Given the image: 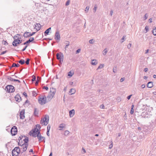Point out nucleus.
I'll return each mask as SVG.
<instances>
[{"instance_id": "423d86ee", "label": "nucleus", "mask_w": 156, "mask_h": 156, "mask_svg": "<svg viewBox=\"0 0 156 156\" xmlns=\"http://www.w3.org/2000/svg\"><path fill=\"white\" fill-rule=\"evenodd\" d=\"M17 132V130L16 127L15 126H13L11 129V133L12 136H15Z\"/></svg>"}, {"instance_id": "774afa93", "label": "nucleus", "mask_w": 156, "mask_h": 156, "mask_svg": "<svg viewBox=\"0 0 156 156\" xmlns=\"http://www.w3.org/2000/svg\"><path fill=\"white\" fill-rule=\"evenodd\" d=\"M39 81L38 80H37L36 81V82H35V85H38V82H39Z\"/></svg>"}, {"instance_id": "338daca9", "label": "nucleus", "mask_w": 156, "mask_h": 156, "mask_svg": "<svg viewBox=\"0 0 156 156\" xmlns=\"http://www.w3.org/2000/svg\"><path fill=\"white\" fill-rule=\"evenodd\" d=\"M100 108H104V106L103 105H101L100 106Z\"/></svg>"}, {"instance_id": "864d4df0", "label": "nucleus", "mask_w": 156, "mask_h": 156, "mask_svg": "<svg viewBox=\"0 0 156 156\" xmlns=\"http://www.w3.org/2000/svg\"><path fill=\"white\" fill-rule=\"evenodd\" d=\"M81 49H78L76 51V53H78L80 52V51Z\"/></svg>"}, {"instance_id": "0e129e2a", "label": "nucleus", "mask_w": 156, "mask_h": 156, "mask_svg": "<svg viewBox=\"0 0 156 156\" xmlns=\"http://www.w3.org/2000/svg\"><path fill=\"white\" fill-rule=\"evenodd\" d=\"M132 95H129V96H128L127 97V99L128 100H129L130 99V98H131Z\"/></svg>"}, {"instance_id": "bf43d9fd", "label": "nucleus", "mask_w": 156, "mask_h": 156, "mask_svg": "<svg viewBox=\"0 0 156 156\" xmlns=\"http://www.w3.org/2000/svg\"><path fill=\"white\" fill-rule=\"evenodd\" d=\"M23 94L25 97H27V93L25 92H24L23 93Z\"/></svg>"}, {"instance_id": "3c124183", "label": "nucleus", "mask_w": 156, "mask_h": 156, "mask_svg": "<svg viewBox=\"0 0 156 156\" xmlns=\"http://www.w3.org/2000/svg\"><path fill=\"white\" fill-rule=\"evenodd\" d=\"M50 129V126L49 125H48L47 126V131H49Z\"/></svg>"}, {"instance_id": "603ef678", "label": "nucleus", "mask_w": 156, "mask_h": 156, "mask_svg": "<svg viewBox=\"0 0 156 156\" xmlns=\"http://www.w3.org/2000/svg\"><path fill=\"white\" fill-rule=\"evenodd\" d=\"M43 89H45L46 90H47L48 89V87H47L44 86L43 87Z\"/></svg>"}, {"instance_id": "5701e85b", "label": "nucleus", "mask_w": 156, "mask_h": 156, "mask_svg": "<svg viewBox=\"0 0 156 156\" xmlns=\"http://www.w3.org/2000/svg\"><path fill=\"white\" fill-rule=\"evenodd\" d=\"M55 90L54 91H52V90H51L50 91V92L49 93V94H50L51 96H52V97H53L55 95Z\"/></svg>"}, {"instance_id": "a878e982", "label": "nucleus", "mask_w": 156, "mask_h": 156, "mask_svg": "<svg viewBox=\"0 0 156 156\" xmlns=\"http://www.w3.org/2000/svg\"><path fill=\"white\" fill-rule=\"evenodd\" d=\"M133 107H134V105H132L131 106V110H130V113L131 115L133 114V112H134L133 109Z\"/></svg>"}, {"instance_id": "4be33fe9", "label": "nucleus", "mask_w": 156, "mask_h": 156, "mask_svg": "<svg viewBox=\"0 0 156 156\" xmlns=\"http://www.w3.org/2000/svg\"><path fill=\"white\" fill-rule=\"evenodd\" d=\"M97 63L98 62L95 59H94L92 60V62H91V64H92V65H95L97 64Z\"/></svg>"}, {"instance_id": "ddd939ff", "label": "nucleus", "mask_w": 156, "mask_h": 156, "mask_svg": "<svg viewBox=\"0 0 156 156\" xmlns=\"http://www.w3.org/2000/svg\"><path fill=\"white\" fill-rule=\"evenodd\" d=\"M34 40V37H31L29 40L27 41L26 42L24 43L23 44H22V45H26L27 44H29L30 42L33 41Z\"/></svg>"}, {"instance_id": "1a4fd4ad", "label": "nucleus", "mask_w": 156, "mask_h": 156, "mask_svg": "<svg viewBox=\"0 0 156 156\" xmlns=\"http://www.w3.org/2000/svg\"><path fill=\"white\" fill-rule=\"evenodd\" d=\"M18 144L19 145L21 146L22 147L23 152L25 151H26L28 146V144H23L22 145H21V144H20V143H19Z\"/></svg>"}, {"instance_id": "052dcab7", "label": "nucleus", "mask_w": 156, "mask_h": 156, "mask_svg": "<svg viewBox=\"0 0 156 156\" xmlns=\"http://www.w3.org/2000/svg\"><path fill=\"white\" fill-rule=\"evenodd\" d=\"M41 80V77L38 76H37V80H38L39 81Z\"/></svg>"}, {"instance_id": "4468645a", "label": "nucleus", "mask_w": 156, "mask_h": 156, "mask_svg": "<svg viewBox=\"0 0 156 156\" xmlns=\"http://www.w3.org/2000/svg\"><path fill=\"white\" fill-rule=\"evenodd\" d=\"M75 111L73 109L70 110L69 112V115L70 118L73 117L75 114Z\"/></svg>"}, {"instance_id": "dca6fc26", "label": "nucleus", "mask_w": 156, "mask_h": 156, "mask_svg": "<svg viewBox=\"0 0 156 156\" xmlns=\"http://www.w3.org/2000/svg\"><path fill=\"white\" fill-rule=\"evenodd\" d=\"M35 28L36 29L37 31L39 30L41 28V26L40 24L36 23L35 24Z\"/></svg>"}, {"instance_id": "79ce46f5", "label": "nucleus", "mask_w": 156, "mask_h": 156, "mask_svg": "<svg viewBox=\"0 0 156 156\" xmlns=\"http://www.w3.org/2000/svg\"><path fill=\"white\" fill-rule=\"evenodd\" d=\"M94 40L93 39H91V40H89V42L90 44H92L94 43Z\"/></svg>"}, {"instance_id": "c85d7f7f", "label": "nucleus", "mask_w": 156, "mask_h": 156, "mask_svg": "<svg viewBox=\"0 0 156 156\" xmlns=\"http://www.w3.org/2000/svg\"><path fill=\"white\" fill-rule=\"evenodd\" d=\"M154 28L152 30V33L155 36L156 35V28L154 27Z\"/></svg>"}, {"instance_id": "72a5a7b5", "label": "nucleus", "mask_w": 156, "mask_h": 156, "mask_svg": "<svg viewBox=\"0 0 156 156\" xmlns=\"http://www.w3.org/2000/svg\"><path fill=\"white\" fill-rule=\"evenodd\" d=\"M20 34H17V35H15L14 37H13V38L14 39H17V38L18 37H19V36H20Z\"/></svg>"}, {"instance_id": "cd10ccee", "label": "nucleus", "mask_w": 156, "mask_h": 156, "mask_svg": "<svg viewBox=\"0 0 156 156\" xmlns=\"http://www.w3.org/2000/svg\"><path fill=\"white\" fill-rule=\"evenodd\" d=\"M38 114V112L37 111V109L36 108H35L34 109V115L35 116H37Z\"/></svg>"}, {"instance_id": "7ed1b4c3", "label": "nucleus", "mask_w": 156, "mask_h": 156, "mask_svg": "<svg viewBox=\"0 0 156 156\" xmlns=\"http://www.w3.org/2000/svg\"><path fill=\"white\" fill-rule=\"evenodd\" d=\"M20 152V149L19 147H15L12 151V156H18Z\"/></svg>"}, {"instance_id": "a18cd8bd", "label": "nucleus", "mask_w": 156, "mask_h": 156, "mask_svg": "<svg viewBox=\"0 0 156 156\" xmlns=\"http://www.w3.org/2000/svg\"><path fill=\"white\" fill-rule=\"evenodd\" d=\"M145 29L146 30V32L145 33L147 32L149 30L148 26H146L145 27Z\"/></svg>"}, {"instance_id": "f03ea898", "label": "nucleus", "mask_w": 156, "mask_h": 156, "mask_svg": "<svg viewBox=\"0 0 156 156\" xmlns=\"http://www.w3.org/2000/svg\"><path fill=\"white\" fill-rule=\"evenodd\" d=\"M49 119L48 116L46 115L44 118L41 119V124L46 126L48 123Z\"/></svg>"}, {"instance_id": "69168bd1", "label": "nucleus", "mask_w": 156, "mask_h": 156, "mask_svg": "<svg viewBox=\"0 0 156 156\" xmlns=\"http://www.w3.org/2000/svg\"><path fill=\"white\" fill-rule=\"evenodd\" d=\"M41 135L40 131L37 129V135Z\"/></svg>"}, {"instance_id": "6ab92c4d", "label": "nucleus", "mask_w": 156, "mask_h": 156, "mask_svg": "<svg viewBox=\"0 0 156 156\" xmlns=\"http://www.w3.org/2000/svg\"><path fill=\"white\" fill-rule=\"evenodd\" d=\"M76 92V90L74 89H71L70 90V91H69V94L70 95H72L73 94H74Z\"/></svg>"}, {"instance_id": "9b49d317", "label": "nucleus", "mask_w": 156, "mask_h": 156, "mask_svg": "<svg viewBox=\"0 0 156 156\" xmlns=\"http://www.w3.org/2000/svg\"><path fill=\"white\" fill-rule=\"evenodd\" d=\"M55 38L57 40H59L60 38V35L58 30L57 31L55 32Z\"/></svg>"}, {"instance_id": "37998d69", "label": "nucleus", "mask_w": 156, "mask_h": 156, "mask_svg": "<svg viewBox=\"0 0 156 156\" xmlns=\"http://www.w3.org/2000/svg\"><path fill=\"white\" fill-rule=\"evenodd\" d=\"M36 127H37V128L36 129H38H38H40L41 128V126L39 125V124H37V125H36Z\"/></svg>"}, {"instance_id": "412c9836", "label": "nucleus", "mask_w": 156, "mask_h": 156, "mask_svg": "<svg viewBox=\"0 0 156 156\" xmlns=\"http://www.w3.org/2000/svg\"><path fill=\"white\" fill-rule=\"evenodd\" d=\"M65 124H61L59 126V130H62V128H64L65 126Z\"/></svg>"}, {"instance_id": "393cba45", "label": "nucleus", "mask_w": 156, "mask_h": 156, "mask_svg": "<svg viewBox=\"0 0 156 156\" xmlns=\"http://www.w3.org/2000/svg\"><path fill=\"white\" fill-rule=\"evenodd\" d=\"M23 140L24 141V144H28L27 142L28 141V139L27 137H25V139H23Z\"/></svg>"}, {"instance_id": "58836bf2", "label": "nucleus", "mask_w": 156, "mask_h": 156, "mask_svg": "<svg viewBox=\"0 0 156 156\" xmlns=\"http://www.w3.org/2000/svg\"><path fill=\"white\" fill-rule=\"evenodd\" d=\"M111 143L110 144V145H109V149H111L112 148V147H113V144H112V141H111Z\"/></svg>"}, {"instance_id": "e433bc0d", "label": "nucleus", "mask_w": 156, "mask_h": 156, "mask_svg": "<svg viewBox=\"0 0 156 156\" xmlns=\"http://www.w3.org/2000/svg\"><path fill=\"white\" fill-rule=\"evenodd\" d=\"M30 60V59L28 58H27V60L25 62V63L27 65H28L29 64Z\"/></svg>"}, {"instance_id": "5fc2aeb1", "label": "nucleus", "mask_w": 156, "mask_h": 156, "mask_svg": "<svg viewBox=\"0 0 156 156\" xmlns=\"http://www.w3.org/2000/svg\"><path fill=\"white\" fill-rule=\"evenodd\" d=\"M36 79V77H35V76H34V77H33V78L32 79V81L33 82L35 81Z\"/></svg>"}, {"instance_id": "13d9d810", "label": "nucleus", "mask_w": 156, "mask_h": 156, "mask_svg": "<svg viewBox=\"0 0 156 156\" xmlns=\"http://www.w3.org/2000/svg\"><path fill=\"white\" fill-rule=\"evenodd\" d=\"M23 137V136H20L19 137V142H20V140H21L22 139V138Z\"/></svg>"}, {"instance_id": "4d7b16f0", "label": "nucleus", "mask_w": 156, "mask_h": 156, "mask_svg": "<svg viewBox=\"0 0 156 156\" xmlns=\"http://www.w3.org/2000/svg\"><path fill=\"white\" fill-rule=\"evenodd\" d=\"M27 45H26L25 47L22 50V51H25L26 50V48H27Z\"/></svg>"}, {"instance_id": "a211bd4d", "label": "nucleus", "mask_w": 156, "mask_h": 156, "mask_svg": "<svg viewBox=\"0 0 156 156\" xmlns=\"http://www.w3.org/2000/svg\"><path fill=\"white\" fill-rule=\"evenodd\" d=\"M153 83L152 82H149L147 84V87L149 88H151L153 87Z\"/></svg>"}, {"instance_id": "8fccbe9b", "label": "nucleus", "mask_w": 156, "mask_h": 156, "mask_svg": "<svg viewBox=\"0 0 156 156\" xmlns=\"http://www.w3.org/2000/svg\"><path fill=\"white\" fill-rule=\"evenodd\" d=\"M131 44L130 43L128 44L127 45V47L129 49L131 47Z\"/></svg>"}, {"instance_id": "a19ab883", "label": "nucleus", "mask_w": 156, "mask_h": 156, "mask_svg": "<svg viewBox=\"0 0 156 156\" xmlns=\"http://www.w3.org/2000/svg\"><path fill=\"white\" fill-rule=\"evenodd\" d=\"M17 39L18 40V42L19 43V44L21 43L22 42V40L21 39H20L19 37H18Z\"/></svg>"}, {"instance_id": "c9c22d12", "label": "nucleus", "mask_w": 156, "mask_h": 156, "mask_svg": "<svg viewBox=\"0 0 156 156\" xmlns=\"http://www.w3.org/2000/svg\"><path fill=\"white\" fill-rule=\"evenodd\" d=\"M7 79L9 80L10 81H14V80H15V79H13V78H12V77H8Z\"/></svg>"}, {"instance_id": "bb28decb", "label": "nucleus", "mask_w": 156, "mask_h": 156, "mask_svg": "<svg viewBox=\"0 0 156 156\" xmlns=\"http://www.w3.org/2000/svg\"><path fill=\"white\" fill-rule=\"evenodd\" d=\"M18 62L21 65H23L25 63V61L24 60L21 59L18 61Z\"/></svg>"}, {"instance_id": "6e6552de", "label": "nucleus", "mask_w": 156, "mask_h": 156, "mask_svg": "<svg viewBox=\"0 0 156 156\" xmlns=\"http://www.w3.org/2000/svg\"><path fill=\"white\" fill-rule=\"evenodd\" d=\"M35 32H33L31 34L29 32H26L23 34V36L25 37H30L35 34Z\"/></svg>"}, {"instance_id": "e2e57ef3", "label": "nucleus", "mask_w": 156, "mask_h": 156, "mask_svg": "<svg viewBox=\"0 0 156 156\" xmlns=\"http://www.w3.org/2000/svg\"><path fill=\"white\" fill-rule=\"evenodd\" d=\"M124 80V78H121L120 80V82H123Z\"/></svg>"}, {"instance_id": "2eb2a0df", "label": "nucleus", "mask_w": 156, "mask_h": 156, "mask_svg": "<svg viewBox=\"0 0 156 156\" xmlns=\"http://www.w3.org/2000/svg\"><path fill=\"white\" fill-rule=\"evenodd\" d=\"M15 100L19 102H20L21 101V98L19 95L17 94L15 97Z\"/></svg>"}, {"instance_id": "aec40b11", "label": "nucleus", "mask_w": 156, "mask_h": 156, "mask_svg": "<svg viewBox=\"0 0 156 156\" xmlns=\"http://www.w3.org/2000/svg\"><path fill=\"white\" fill-rule=\"evenodd\" d=\"M53 98V97L51 96L49 94L48 95L47 97V98H46L47 102L50 101Z\"/></svg>"}, {"instance_id": "09e8293b", "label": "nucleus", "mask_w": 156, "mask_h": 156, "mask_svg": "<svg viewBox=\"0 0 156 156\" xmlns=\"http://www.w3.org/2000/svg\"><path fill=\"white\" fill-rule=\"evenodd\" d=\"M66 42H68V44H67V45H66V46H65V49L66 50V48L68 47L69 46V41H66Z\"/></svg>"}, {"instance_id": "c756f323", "label": "nucleus", "mask_w": 156, "mask_h": 156, "mask_svg": "<svg viewBox=\"0 0 156 156\" xmlns=\"http://www.w3.org/2000/svg\"><path fill=\"white\" fill-rule=\"evenodd\" d=\"M104 64H101L97 68V70H98L99 69L102 68L104 67Z\"/></svg>"}, {"instance_id": "680f3d73", "label": "nucleus", "mask_w": 156, "mask_h": 156, "mask_svg": "<svg viewBox=\"0 0 156 156\" xmlns=\"http://www.w3.org/2000/svg\"><path fill=\"white\" fill-rule=\"evenodd\" d=\"M113 11L112 10H111L110 12V15L111 16H112V15L113 13Z\"/></svg>"}, {"instance_id": "7c9ffc66", "label": "nucleus", "mask_w": 156, "mask_h": 156, "mask_svg": "<svg viewBox=\"0 0 156 156\" xmlns=\"http://www.w3.org/2000/svg\"><path fill=\"white\" fill-rule=\"evenodd\" d=\"M73 75V73H72L71 71L69 72L68 74V76L70 77H71Z\"/></svg>"}, {"instance_id": "f704fd0d", "label": "nucleus", "mask_w": 156, "mask_h": 156, "mask_svg": "<svg viewBox=\"0 0 156 156\" xmlns=\"http://www.w3.org/2000/svg\"><path fill=\"white\" fill-rule=\"evenodd\" d=\"M69 131L68 130H66L64 132V135L66 136L68 135L69 133Z\"/></svg>"}, {"instance_id": "0eeeda50", "label": "nucleus", "mask_w": 156, "mask_h": 156, "mask_svg": "<svg viewBox=\"0 0 156 156\" xmlns=\"http://www.w3.org/2000/svg\"><path fill=\"white\" fill-rule=\"evenodd\" d=\"M37 129H35L32 132L31 131L30 132L29 134L30 135L31 134L33 137H35L37 136Z\"/></svg>"}, {"instance_id": "49530a36", "label": "nucleus", "mask_w": 156, "mask_h": 156, "mask_svg": "<svg viewBox=\"0 0 156 156\" xmlns=\"http://www.w3.org/2000/svg\"><path fill=\"white\" fill-rule=\"evenodd\" d=\"M70 1L69 0L67 1L66 3V5L67 6L69 5Z\"/></svg>"}, {"instance_id": "ea45409f", "label": "nucleus", "mask_w": 156, "mask_h": 156, "mask_svg": "<svg viewBox=\"0 0 156 156\" xmlns=\"http://www.w3.org/2000/svg\"><path fill=\"white\" fill-rule=\"evenodd\" d=\"M126 36H123L122 37L121 39V43H122L124 41V39L125 37H126Z\"/></svg>"}, {"instance_id": "f257e3e1", "label": "nucleus", "mask_w": 156, "mask_h": 156, "mask_svg": "<svg viewBox=\"0 0 156 156\" xmlns=\"http://www.w3.org/2000/svg\"><path fill=\"white\" fill-rule=\"evenodd\" d=\"M47 102L46 97L45 95L40 96L39 97L38 102L41 105L45 104Z\"/></svg>"}, {"instance_id": "39448f33", "label": "nucleus", "mask_w": 156, "mask_h": 156, "mask_svg": "<svg viewBox=\"0 0 156 156\" xmlns=\"http://www.w3.org/2000/svg\"><path fill=\"white\" fill-rule=\"evenodd\" d=\"M56 55L57 59L60 61V63H61V62H63V55L62 53L60 52L59 53H57Z\"/></svg>"}, {"instance_id": "6e6d98bb", "label": "nucleus", "mask_w": 156, "mask_h": 156, "mask_svg": "<svg viewBox=\"0 0 156 156\" xmlns=\"http://www.w3.org/2000/svg\"><path fill=\"white\" fill-rule=\"evenodd\" d=\"M89 7L88 6H87L86 8V9L85 10V11L86 12H87L89 10Z\"/></svg>"}, {"instance_id": "c03bdc74", "label": "nucleus", "mask_w": 156, "mask_h": 156, "mask_svg": "<svg viewBox=\"0 0 156 156\" xmlns=\"http://www.w3.org/2000/svg\"><path fill=\"white\" fill-rule=\"evenodd\" d=\"M2 43H3V44L4 45H8V43L6 42V41H3Z\"/></svg>"}, {"instance_id": "2f4dec72", "label": "nucleus", "mask_w": 156, "mask_h": 156, "mask_svg": "<svg viewBox=\"0 0 156 156\" xmlns=\"http://www.w3.org/2000/svg\"><path fill=\"white\" fill-rule=\"evenodd\" d=\"M107 51H108V50H107V49H106V48L103 51V54L104 55H105L107 53Z\"/></svg>"}, {"instance_id": "4c0bfd02", "label": "nucleus", "mask_w": 156, "mask_h": 156, "mask_svg": "<svg viewBox=\"0 0 156 156\" xmlns=\"http://www.w3.org/2000/svg\"><path fill=\"white\" fill-rule=\"evenodd\" d=\"M49 32V31H48V30H45V31L44 32L45 35L46 36L48 34Z\"/></svg>"}, {"instance_id": "20e7f679", "label": "nucleus", "mask_w": 156, "mask_h": 156, "mask_svg": "<svg viewBox=\"0 0 156 156\" xmlns=\"http://www.w3.org/2000/svg\"><path fill=\"white\" fill-rule=\"evenodd\" d=\"M5 90L9 93H12L14 91V87L12 85H8L5 87Z\"/></svg>"}, {"instance_id": "de8ad7c7", "label": "nucleus", "mask_w": 156, "mask_h": 156, "mask_svg": "<svg viewBox=\"0 0 156 156\" xmlns=\"http://www.w3.org/2000/svg\"><path fill=\"white\" fill-rule=\"evenodd\" d=\"M6 52H7V51L6 50L4 51H2L1 52V53L0 54V55H2L3 54H5Z\"/></svg>"}, {"instance_id": "9d476101", "label": "nucleus", "mask_w": 156, "mask_h": 156, "mask_svg": "<svg viewBox=\"0 0 156 156\" xmlns=\"http://www.w3.org/2000/svg\"><path fill=\"white\" fill-rule=\"evenodd\" d=\"M37 138L38 140L39 141H43L45 142V138L43 136H42L41 135H37Z\"/></svg>"}, {"instance_id": "b1692460", "label": "nucleus", "mask_w": 156, "mask_h": 156, "mask_svg": "<svg viewBox=\"0 0 156 156\" xmlns=\"http://www.w3.org/2000/svg\"><path fill=\"white\" fill-rule=\"evenodd\" d=\"M20 66V65L18 64H16L15 63H13L11 67L12 68L14 67H18Z\"/></svg>"}, {"instance_id": "f3484780", "label": "nucleus", "mask_w": 156, "mask_h": 156, "mask_svg": "<svg viewBox=\"0 0 156 156\" xmlns=\"http://www.w3.org/2000/svg\"><path fill=\"white\" fill-rule=\"evenodd\" d=\"M19 44V42H18L17 39H14V40L12 42V45L14 46H17V44Z\"/></svg>"}, {"instance_id": "473e14b6", "label": "nucleus", "mask_w": 156, "mask_h": 156, "mask_svg": "<svg viewBox=\"0 0 156 156\" xmlns=\"http://www.w3.org/2000/svg\"><path fill=\"white\" fill-rule=\"evenodd\" d=\"M97 5H95L94 6V7L93 9V12L94 13H95L96 12V11L97 10Z\"/></svg>"}, {"instance_id": "f8f14e48", "label": "nucleus", "mask_w": 156, "mask_h": 156, "mask_svg": "<svg viewBox=\"0 0 156 156\" xmlns=\"http://www.w3.org/2000/svg\"><path fill=\"white\" fill-rule=\"evenodd\" d=\"M24 110H22L20 112V118L21 119H23L25 118Z\"/></svg>"}]
</instances>
